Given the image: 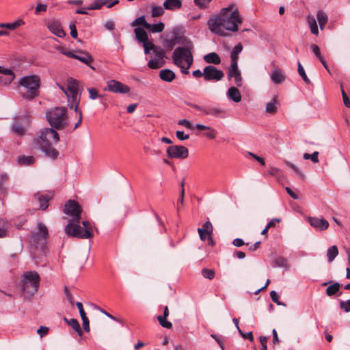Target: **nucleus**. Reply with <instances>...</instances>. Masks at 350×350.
<instances>
[{
	"label": "nucleus",
	"mask_w": 350,
	"mask_h": 350,
	"mask_svg": "<svg viewBox=\"0 0 350 350\" xmlns=\"http://www.w3.org/2000/svg\"><path fill=\"white\" fill-rule=\"evenodd\" d=\"M135 37L136 39L139 42H143L147 41L148 40V36L147 32L144 30V29L142 27H136L135 29Z\"/></svg>",
	"instance_id": "obj_28"
},
{
	"label": "nucleus",
	"mask_w": 350,
	"mask_h": 350,
	"mask_svg": "<svg viewBox=\"0 0 350 350\" xmlns=\"http://www.w3.org/2000/svg\"><path fill=\"white\" fill-rule=\"evenodd\" d=\"M224 77V72L213 66H207L204 68V79L206 81H220Z\"/></svg>",
	"instance_id": "obj_12"
},
{
	"label": "nucleus",
	"mask_w": 350,
	"mask_h": 350,
	"mask_svg": "<svg viewBox=\"0 0 350 350\" xmlns=\"http://www.w3.org/2000/svg\"><path fill=\"white\" fill-rule=\"evenodd\" d=\"M297 71H298L299 75H300V77L302 78V79L304 80V81L306 83H307V84L310 83V81L308 79V77H307L306 72L304 70V68L299 62H298V64H297Z\"/></svg>",
	"instance_id": "obj_44"
},
{
	"label": "nucleus",
	"mask_w": 350,
	"mask_h": 350,
	"mask_svg": "<svg viewBox=\"0 0 350 350\" xmlns=\"http://www.w3.org/2000/svg\"><path fill=\"white\" fill-rule=\"evenodd\" d=\"M202 275L205 278L213 280L215 278V274L213 269L204 268L202 269Z\"/></svg>",
	"instance_id": "obj_46"
},
{
	"label": "nucleus",
	"mask_w": 350,
	"mask_h": 350,
	"mask_svg": "<svg viewBox=\"0 0 350 350\" xmlns=\"http://www.w3.org/2000/svg\"><path fill=\"white\" fill-rule=\"evenodd\" d=\"M17 161L21 165H29L34 163L35 158L33 156L21 155L18 157Z\"/></svg>",
	"instance_id": "obj_29"
},
{
	"label": "nucleus",
	"mask_w": 350,
	"mask_h": 350,
	"mask_svg": "<svg viewBox=\"0 0 350 350\" xmlns=\"http://www.w3.org/2000/svg\"><path fill=\"white\" fill-rule=\"evenodd\" d=\"M232 77L234 78V83L237 87L242 86V77H241V71L232 72V73H228V80H230Z\"/></svg>",
	"instance_id": "obj_33"
},
{
	"label": "nucleus",
	"mask_w": 350,
	"mask_h": 350,
	"mask_svg": "<svg viewBox=\"0 0 350 350\" xmlns=\"http://www.w3.org/2000/svg\"><path fill=\"white\" fill-rule=\"evenodd\" d=\"M204 115H209L218 118H225L227 116V111L221 108L206 105Z\"/></svg>",
	"instance_id": "obj_16"
},
{
	"label": "nucleus",
	"mask_w": 350,
	"mask_h": 350,
	"mask_svg": "<svg viewBox=\"0 0 350 350\" xmlns=\"http://www.w3.org/2000/svg\"><path fill=\"white\" fill-rule=\"evenodd\" d=\"M64 92L66 94L67 97L70 98H72V103L70 105V108H74L75 111L78 113V106L80 101V98L79 96L78 91H79V83L77 80L73 79L72 78H69L68 79L67 83V90L69 92L68 93L66 90L62 88Z\"/></svg>",
	"instance_id": "obj_8"
},
{
	"label": "nucleus",
	"mask_w": 350,
	"mask_h": 350,
	"mask_svg": "<svg viewBox=\"0 0 350 350\" xmlns=\"http://www.w3.org/2000/svg\"><path fill=\"white\" fill-rule=\"evenodd\" d=\"M14 79L15 75L11 69L0 66V85H9Z\"/></svg>",
	"instance_id": "obj_14"
},
{
	"label": "nucleus",
	"mask_w": 350,
	"mask_h": 350,
	"mask_svg": "<svg viewBox=\"0 0 350 350\" xmlns=\"http://www.w3.org/2000/svg\"><path fill=\"white\" fill-rule=\"evenodd\" d=\"M213 227L211 221H206L202 225V228H198V232L199 233L200 238L202 241H205L208 237L213 233Z\"/></svg>",
	"instance_id": "obj_18"
},
{
	"label": "nucleus",
	"mask_w": 350,
	"mask_h": 350,
	"mask_svg": "<svg viewBox=\"0 0 350 350\" xmlns=\"http://www.w3.org/2000/svg\"><path fill=\"white\" fill-rule=\"evenodd\" d=\"M277 98L275 97L271 102L268 103L266 105L265 111L267 113L273 114L277 111Z\"/></svg>",
	"instance_id": "obj_36"
},
{
	"label": "nucleus",
	"mask_w": 350,
	"mask_h": 350,
	"mask_svg": "<svg viewBox=\"0 0 350 350\" xmlns=\"http://www.w3.org/2000/svg\"><path fill=\"white\" fill-rule=\"evenodd\" d=\"M64 320L68 323L69 325H70L72 329L76 331L80 336L82 334V330L81 329L79 321L75 319H71L68 320L66 318H64Z\"/></svg>",
	"instance_id": "obj_34"
},
{
	"label": "nucleus",
	"mask_w": 350,
	"mask_h": 350,
	"mask_svg": "<svg viewBox=\"0 0 350 350\" xmlns=\"http://www.w3.org/2000/svg\"><path fill=\"white\" fill-rule=\"evenodd\" d=\"M64 293L67 297V299L68 300L69 303L71 304V305H73L74 304V298L72 295V294L70 293V292L69 291L68 288L67 286H65L64 287Z\"/></svg>",
	"instance_id": "obj_60"
},
{
	"label": "nucleus",
	"mask_w": 350,
	"mask_h": 350,
	"mask_svg": "<svg viewBox=\"0 0 350 350\" xmlns=\"http://www.w3.org/2000/svg\"><path fill=\"white\" fill-rule=\"evenodd\" d=\"M40 277L36 271L25 272L21 280V291L25 297L33 296L38 290Z\"/></svg>",
	"instance_id": "obj_6"
},
{
	"label": "nucleus",
	"mask_w": 350,
	"mask_h": 350,
	"mask_svg": "<svg viewBox=\"0 0 350 350\" xmlns=\"http://www.w3.org/2000/svg\"><path fill=\"white\" fill-rule=\"evenodd\" d=\"M165 25L163 23L159 22L157 24H150L149 29L152 33H160L163 31Z\"/></svg>",
	"instance_id": "obj_42"
},
{
	"label": "nucleus",
	"mask_w": 350,
	"mask_h": 350,
	"mask_svg": "<svg viewBox=\"0 0 350 350\" xmlns=\"http://www.w3.org/2000/svg\"><path fill=\"white\" fill-rule=\"evenodd\" d=\"M241 23L242 19L238 9L232 5L222 8L219 15L207 21V25L211 32L226 36V31H237L238 25Z\"/></svg>",
	"instance_id": "obj_2"
},
{
	"label": "nucleus",
	"mask_w": 350,
	"mask_h": 350,
	"mask_svg": "<svg viewBox=\"0 0 350 350\" xmlns=\"http://www.w3.org/2000/svg\"><path fill=\"white\" fill-rule=\"evenodd\" d=\"M46 118L51 127L62 130L68 126L67 109L64 107H57L48 110Z\"/></svg>",
	"instance_id": "obj_5"
},
{
	"label": "nucleus",
	"mask_w": 350,
	"mask_h": 350,
	"mask_svg": "<svg viewBox=\"0 0 350 350\" xmlns=\"http://www.w3.org/2000/svg\"><path fill=\"white\" fill-rule=\"evenodd\" d=\"M178 124L180 125V126H183L188 129H193V125H192L191 122L189 120H187L186 119H182V120H178Z\"/></svg>",
	"instance_id": "obj_54"
},
{
	"label": "nucleus",
	"mask_w": 350,
	"mask_h": 350,
	"mask_svg": "<svg viewBox=\"0 0 350 350\" xmlns=\"http://www.w3.org/2000/svg\"><path fill=\"white\" fill-rule=\"evenodd\" d=\"M37 332L41 337H42L48 334L49 328L47 327L40 326Z\"/></svg>",
	"instance_id": "obj_64"
},
{
	"label": "nucleus",
	"mask_w": 350,
	"mask_h": 350,
	"mask_svg": "<svg viewBox=\"0 0 350 350\" xmlns=\"http://www.w3.org/2000/svg\"><path fill=\"white\" fill-rule=\"evenodd\" d=\"M108 0H95L87 8L88 10H99L103 5L107 4Z\"/></svg>",
	"instance_id": "obj_39"
},
{
	"label": "nucleus",
	"mask_w": 350,
	"mask_h": 350,
	"mask_svg": "<svg viewBox=\"0 0 350 350\" xmlns=\"http://www.w3.org/2000/svg\"><path fill=\"white\" fill-rule=\"evenodd\" d=\"M211 336L213 338H214L215 340V341L219 345V347L222 350H224V349L226 348V346H225L224 340L223 337L220 335H217V334H211Z\"/></svg>",
	"instance_id": "obj_47"
},
{
	"label": "nucleus",
	"mask_w": 350,
	"mask_h": 350,
	"mask_svg": "<svg viewBox=\"0 0 350 350\" xmlns=\"http://www.w3.org/2000/svg\"><path fill=\"white\" fill-rule=\"evenodd\" d=\"M340 307L346 312L350 311V299L347 301H340Z\"/></svg>",
	"instance_id": "obj_52"
},
{
	"label": "nucleus",
	"mask_w": 350,
	"mask_h": 350,
	"mask_svg": "<svg viewBox=\"0 0 350 350\" xmlns=\"http://www.w3.org/2000/svg\"><path fill=\"white\" fill-rule=\"evenodd\" d=\"M270 297L274 303H275L278 306L282 305V304L279 301V295L275 291H271L270 292Z\"/></svg>",
	"instance_id": "obj_56"
},
{
	"label": "nucleus",
	"mask_w": 350,
	"mask_h": 350,
	"mask_svg": "<svg viewBox=\"0 0 350 350\" xmlns=\"http://www.w3.org/2000/svg\"><path fill=\"white\" fill-rule=\"evenodd\" d=\"M285 164L291 167L297 175H299L301 178H304V174L300 171V170L293 163H292L290 161H285Z\"/></svg>",
	"instance_id": "obj_48"
},
{
	"label": "nucleus",
	"mask_w": 350,
	"mask_h": 350,
	"mask_svg": "<svg viewBox=\"0 0 350 350\" xmlns=\"http://www.w3.org/2000/svg\"><path fill=\"white\" fill-rule=\"evenodd\" d=\"M240 71L238 68V59H231V64L230 68H228V73H232Z\"/></svg>",
	"instance_id": "obj_49"
},
{
	"label": "nucleus",
	"mask_w": 350,
	"mask_h": 350,
	"mask_svg": "<svg viewBox=\"0 0 350 350\" xmlns=\"http://www.w3.org/2000/svg\"><path fill=\"white\" fill-rule=\"evenodd\" d=\"M285 79L286 76L281 69L277 67L273 70L271 79L273 83L281 84L285 81Z\"/></svg>",
	"instance_id": "obj_19"
},
{
	"label": "nucleus",
	"mask_w": 350,
	"mask_h": 350,
	"mask_svg": "<svg viewBox=\"0 0 350 350\" xmlns=\"http://www.w3.org/2000/svg\"><path fill=\"white\" fill-rule=\"evenodd\" d=\"M12 131L18 135H23L25 133V129L21 122L16 120L12 124Z\"/></svg>",
	"instance_id": "obj_30"
},
{
	"label": "nucleus",
	"mask_w": 350,
	"mask_h": 350,
	"mask_svg": "<svg viewBox=\"0 0 350 350\" xmlns=\"http://www.w3.org/2000/svg\"><path fill=\"white\" fill-rule=\"evenodd\" d=\"M338 254V250L336 245L331 246L327 252V256L329 262H332Z\"/></svg>",
	"instance_id": "obj_32"
},
{
	"label": "nucleus",
	"mask_w": 350,
	"mask_h": 350,
	"mask_svg": "<svg viewBox=\"0 0 350 350\" xmlns=\"http://www.w3.org/2000/svg\"><path fill=\"white\" fill-rule=\"evenodd\" d=\"M132 26L142 25L145 29H149L150 23H148L145 18V16H141L140 17L137 18L134 20L132 23Z\"/></svg>",
	"instance_id": "obj_38"
},
{
	"label": "nucleus",
	"mask_w": 350,
	"mask_h": 350,
	"mask_svg": "<svg viewBox=\"0 0 350 350\" xmlns=\"http://www.w3.org/2000/svg\"><path fill=\"white\" fill-rule=\"evenodd\" d=\"M308 221L311 226L319 230H325L329 227V222L323 218L309 217Z\"/></svg>",
	"instance_id": "obj_15"
},
{
	"label": "nucleus",
	"mask_w": 350,
	"mask_h": 350,
	"mask_svg": "<svg viewBox=\"0 0 350 350\" xmlns=\"http://www.w3.org/2000/svg\"><path fill=\"white\" fill-rule=\"evenodd\" d=\"M25 23L22 20L14 21L12 23H1L0 27H5L11 30L16 29L18 27H20L21 25H23Z\"/></svg>",
	"instance_id": "obj_40"
},
{
	"label": "nucleus",
	"mask_w": 350,
	"mask_h": 350,
	"mask_svg": "<svg viewBox=\"0 0 350 350\" xmlns=\"http://www.w3.org/2000/svg\"><path fill=\"white\" fill-rule=\"evenodd\" d=\"M38 134V138L35 139V144L46 157L56 159L59 156V152L53 147V145L59 141L58 133L51 127L41 129Z\"/></svg>",
	"instance_id": "obj_3"
},
{
	"label": "nucleus",
	"mask_w": 350,
	"mask_h": 350,
	"mask_svg": "<svg viewBox=\"0 0 350 350\" xmlns=\"http://www.w3.org/2000/svg\"><path fill=\"white\" fill-rule=\"evenodd\" d=\"M64 212L67 215L72 217L64 229L66 234L82 239H88L93 237V226L90 221H83V226L79 225L82 209L77 202L69 200L65 204Z\"/></svg>",
	"instance_id": "obj_1"
},
{
	"label": "nucleus",
	"mask_w": 350,
	"mask_h": 350,
	"mask_svg": "<svg viewBox=\"0 0 350 350\" xmlns=\"http://www.w3.org/2000/svg\"><path fill=\"white\" fill-rule=\"evenodd\" d=\"M274 265L278 267H286L287 262L286 260L282 256H278L273 260Z\"/></svg>",
	"instance_id": "obj_45"
},
{
	"label": "nucleus",
	"mask_w": 350,
	"mask_h": 350,
	"mask_svg": "<svg viewBox=\"0 0 350 350\" xmlns=\"http://www.w3.org/2000/svg\"><path fill=\"white\" fill-rule=\"evenodd\" d=\"M187 105L188 106L191 107V108H193L198 111H200L201 114L204 116L206 106H201V105H196V104H193V103H187Z\"/></svg>",
	"instance_id": "obj_51"
},
{
	"label": "nucleus",
	"mask_w": 350,
	"mask_h": 350,
	"mask_svg": "<svg viewBox=\"0 0 350 350\" xmlns=\"http://www.w3.org/2000/svg\"><path fill=\"white\" fill-rule=\"evenodd\" d=\"M47 27L51 33L59 38H63L66 36L61 23L57 21H51L49 22L47 24Z\"/></svg>",
	"instance_id": "obj_17"
},
{
	"label": "nucleus",
	"mask_w": 350,
	"mask_h": 350,
	"mask_svg": "<svg viewBox=\"0 0 350 350\" xmlns=\"http://www.w3.org/2000/svg\"><path fill=\"white\" fill-rule=\"evenodd\" d=\"M49 231L47 227L43 223L38 224V231L32 233V241L37 245H43L46 243Z\"/></svg>",
	"instance_id": "obj_10"
},
{
	"label": "nucleus",
	"mask_w": 350,
	"mask_h": 350,
	"mask_svg": "<svg viewBox=\"0 0 350 350\" xmlns=\"http://www.w3.org/2000/svg\"><path fill=\"white\" fill-rule=\"evenodd\" d=\"M8 180V176L5 173L0 172V197L5 196L7 194Z\"/></svg>",
	"instance_id": "obj_22"
},
{
	"label": "nucleus",
	"mask_w": 350,
	"mask_h": 350,
	"mask_svg": "<svg viewBox=\"0 0 350 350\" xmlns=\"http://www.w3.org/2000/svg\"><path fill=\"white\" fill-rule=\"evenodd\" d=\"M242 50H243V46H242L241 43H238L237 44H236L231 51L230 59H238L239 55L241 52Z\"/></svg>",
	"instance_id": "obj_41"
},
{
	"label": "nucleus",
	"mask_w": 350,
	"mask_h": 350,
	"mask_svg": "<svg viewBox=\"0 0 350 350\" xmlns=\"http://www.w3.org/2000/svg\"><path fill=\"white\" fill-rule=\"evenodd\" d=\"M340 286L341 284L338 282H334L330 284L325 290L326 295L329 297L334 295L340 296L342 295V292H340Z\"/></svg>",
	"instance_id": "obj_21"
},
{
	"label": "nucleus",
	"mask_w": 350,
	"mask_h": 350,
	"mask_svg": "<svg viewBox=\"0 0 350 350\" xmlns=\"http://www.w3.org/2000/svg\"><path fill=\"white\" fill-rule=\"evenodd\" d=\"M308 22L310 26L311 33H313L314 35L317 36L319 33V29L314 17L309 16L308 17Z\"/></svg>",
	"instance_id": "obj_37"
},
{
	"label": "nucleus",
	"mask_w": 350,
	"mask_h": 350,
	"mask_svg": "<svg viewBox=\"0 0 350 350\" xmlns=\"http://www.w3.org/2000/svg\"><path fill=\"white\" fill-rule=\"evenodd\" d=\"M107 90L116 94H127L130 92V88L120 81L111 79L107 82Z\"/></svg>",
	"instance_id": "obj_13"
},
{
	"label": "nucleus",
	"mask_w": 350,
	"mask_h": 350,
	"mask_svg": "<svg viewBox=\"0 0 350 350\" xmlns=\"http://www.w3.org/2000/svg\"><path fill=\"white\" fill-rule=\"evenodd\" d=\"M204 60L208 64H219L221 63L220 57L215 52L205 55L204 56Z\"/></svg>",
	"instance_id": "obj_27"
},
{
	"label": "nucleus",
	"mask_w": 350,
	"mask_h": 350,
	"mask_svg": "<svg viewBox=\"0 0 350 350\" xmlns=\"http://www.w3.org/2000/svg\"><path fill=\"white\" fill-rule=\"evenodd\" d=\"M88 91L89 92L90 99L95 100V99L98 98V97H100L96 89H95L94 88H90L88 89Z\"/></svg>",
	"instance_id": "obj_53"
},
{
	"label": "nucleus",
	"mask_w": 350,
	"mask_h": 350,
	"mask_svg": "<svg viewBox=\"0 0 350 350\" xmlns=\"http://www.w3.org/2000/svg\"><path fill=\"white\" fill-rule=\"evenodd\" d=\"M211 1V0H194L196 5L201 9L206 8Z\"/></svg>",
	"instance_id": "obj_50"
},
{
	"label": "nucleus",
	"mask_w": 350,
	"mask_h": 350,
	"mask_svg": "<svg viewBox=\"0 0 350 350\" xmlns=\"http://www.w3.org/2000/svg\"><path fill=\"white\" fill-rule=\"evenodd\" d=\"M163 45L167 49V50H172L174 46H175V44L174 42L172 40V39H165L163 42Z\"/></svg>",
	"instance_id": "obj_55"
},
{
	"label": "nucleus",
	"mask_w": 350,
	"mask_h": 350,
	"mask_svg": "<svg viewBox=\"0 0 350 350\" xmlns=\"http://www.w3.org/2000/svg\"><path fill=\"white\" fill-rule=\"evenodd\" d=\"M159 77L164 81L171 82L175 77V73L170 69H163L159 72Z\"/></svg>",
	"instance_id": "obj_23"
},
{
	"label": "nucleus",
	"mask_w": 350,
	"mask_h": 350,
	"mask_svg": "<svg viewBox=\"0 0 350 350\" xmlns=\"http://www.w3.org/2000/svg\"><path fill=\"white\" fill-rule=\"evenodd\" d=\"M169 309L167 306H165L163 310V315L158 316L157 319L159 324L164 328L171 329L172 327V324L171 322L167 321V318L169 316Z\"/></svg>",
	"instance_id": "obj_20"
},
{
	"label": "nucleus",
	"mask_w": 350,
	"mask_h": 350,
	"mask_svg": "<svg viewBox=\"0 0 350 350\" xmlns=\"http://www.w3.org/2000/svg\"><path fill=\"white\" fill-rule=\"evenodd\" d=\"M18 84L27 90L23 96L27 100H33L39 95L41 86L40 77L37 75H26L21 77Z\"/></svg>",
	"instance_id": "obj_4"
},
{
	"label": "nucleus",
	"mask_w": 350,
	"mask_h": 350,
	"mask_svg": "<svg viewBox=\"0 0 350 350\" xmlns=\"http://www.w3.org/2000/svg\"><path fill=\"white\" fill-rule=\"evenodd\" d=\"M209 131L208 133H205L204 135L208 139H215L216 137V131L211 127V129H207Z\"/></svg>",
	"instance_id": "obj_61"
},
{
	"label": "nucleus",
	"mask_w": 350,
	"mask_h": 350,
	"mask_svg": "<svg viewBox=\"0 0 350 350\" xmlns=\"http://www.w3.org/2000/svg\"><path fill=\"white\" fill-rule=\"evenodd\" d=\"M182 2L180 0H165L163 2V7L165 10H176L180 8Z\"/></svg>",
	"instance_id": "obj_25"
},
{
	"label": "nucleus",
	"mask_w": 350,
	"mask_h": 350,
	"mask_svg": "<svg viewBox=\"0 0 350 350\" xmlns=\"http://www.w3.org/2000/svg\"><path fill=\"white\" fill-rule=\"evenodd\" d=\"M164 14V7L162 8L159 5H153L151 10L152 17L161 16Z\"/></svg>",
	"instance_id": "obj_43"
},
{
	"label": "nucleus",
	"mask_w": 350,
	"mask_h": 350,
	"mask_svg": "<svg viewBox=\"0 0 350 350\" xmlns=\"http://www.w3.org/2000/svg\"><path fill=\"white\" fill-rule=\"evenodd\" d=\"M228 97L235 103L241 100V95L239 90L235 87H230L227 92Z\"/></svg>",
	"instance_id": "obj_24"
},
{
	"label": "nucleus",
	"mask_w": 350,
	"mask_h": 350,
	"mask_svg": "<svg viewBox=\"0 0 350 350\" xmlns=\"http://www.w3.org/2000/svg\"><path fill=\"white\" fill-rule=\"evenodd\" d=\"M176 137L180 141L188 139L189 138V135L187 134H185L184 131H176Z\"/></svg>",
	"instance_id": "obj_59"
},
{
	"label": "nucleus",
	"mask_w": 350,
	"mask_h": 350,
	"mask_svg": "<svg viewBox=\"0 0 350 350\" xmlns=\"http://www.w3.org/2000/svg\"><path fill=\"white\" fill-rule=\"evenodd\" d=\"M311 49L315 56L320 59L321 57H323V56L321 54L320 48L317 44H312L311 45Z\"/></svg>",
	"instance_id": "obj_58"
},
{
	"label": "nucleus",
	"mask_w": 350,
	"mask_h": 350,
	"mask_svg": "<svg viewBox=\"0 0 350 350\" xmlns=\"http://www.w3.org/2000/svg\"><path fill=\"white\" fill-rule=\"evenodd\" d=\"M193 47L192 42H188L185 46L176 48L172 56L174 64L180 68H184V62L191 66L193 62Z\"/></svg>",
	"instance_id": "obj_7"
},
{
	"label": "nucleus",
	"mask_w": 350,
	"mask_h": 350,
	"mask_svg": "<svg viewBox=\"0 0 350 350\" xmlns=\"http://www.w3.org/2000/svg\"><path fill=\"white\" fill-rule=\"evenodd\" d=\"M167 157L171 159H186L189 156V150L183 146L173 145L167 148Z\"/></svg>",
	"instance_id": "obj_11"
},
{
	"label": "nucleus",
	"mask_w": 350,
	"mask_h": 350,
	"mask_svg": "<svg viewBox=\"0 0 350 350\" xmlns=\"http://www.w3.org/2000/svg\"><path fill=\"white\" fill-rule=\"evenodd\" d=\"M50 197L46 195H41L38 197V201L40 202L39 209L46 210L49 206V202Z\"/></svg>",
	"instance_id": "obj_35"
},
{
	"label": "nucleus",
	"mask_w": 350,
	"mask_h": 350,
	"mask_svg": "<svg viewBox=\"0 0 350 350\" xmlns=\"http://www.w3.org/2000/svg\"><path fill=\"white\" fill-rule=\"evenodd\" d=\"M341 92H342V99H343L344 105L347 107H350V100L348 98L346 92H345V90H344V89H343V88L342 86H341Z\"/></svg>",
	"instance_id": "obj_57"
},
{
	"label": "nucleus",
	"mask_w": 350,
	"mask_h": 350,
	"mask_svg": "<svg viewBox=\"0 0 350 350\" xmlns=\"http://www.w3.org/2000/svg\"><path fill=\"white\" fill-rule=\"evenodd\" d=\"M69 28L70 29V36L73 38H77V30L76 25L74 23H71L69 25Z\"/></svg>",
	"instance_id": "obj_62"
},
{
	"label": "nucleus",
	"mask_w": 350,
	"mask_h": 350,
	"mask_svg": "<svg viewBox=\"0 0 350 350\" xmlns=\"http://www.w3.org/2000/svg\"><path fill=\"white\" fill-rule=\"evenodd\" d=\"M154 57L148 62V66L150 69H158L163 66L165 62V58H167L165 55V51L161 46H156L153 51Z\"/></svg>",
	"instance_id": "obj_9"
},
{
	"label": "nucleus",
	"mask_w": 350,
	"mask_h": 350,
	"mask_svg": "<svg viewBox=\"0 0 350 350\" xmlns=\"http://www.w3.org/2000/svg\"><path fill=\"white\" fill-rule=\"evenodd\" d=\"M83 329L88 332L90 331L89 320L87 316L81 317Z\"/></svg>",
	"instance_id": "obj_63"
},
{
	"label": "nucleus",
	"mask_w": 350,
	"mask_h": 350,
	"mask_svg": "<svg viewBox=\"0 0 350 350\" xmlns=\"http://www.w3.org/2000/svg\"><path fill=\"white\" fill-rule=\"evenodd\" d=\"M317 16L321 29H323L327 22V15L324 12L319 10Z\"/></svg>",
	"instance_id": "obj_31"
},
{
	"label": "nucleus",
	"mask_w": 350,
	"mask_h": 350,
	"mask_svg": "<svg viewBox=\"0 0 350 350\" xmlns=\"http://www.w3.org/2000/svg\"><path fill=\"white\" fill-rule=\"evenodd\" d=\"M75 59L90 66V63L93 61L92 57L88 53L82 51H79Z\"/></svg>",
	"instance_id": "obj_26"
}]
</instances>
